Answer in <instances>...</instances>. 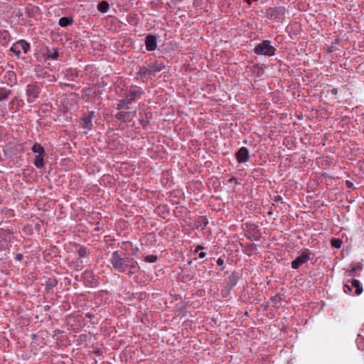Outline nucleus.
Segmentation results:
<instances>
[{"label":"nucleus","mask_w":364,"mask_h":364,"mask_svg":"<svg viewBox=\"0 0 364 364\" xmlns=\"http://www.w3.org/2000/svg\"><path fill=\"white\" fill-rule=\"evenodd\" d=\"M141 95L142 92L141 91V89L139 87H137L136 86L132 87L129 92L126 95L124 99L119 100L117 105V109H129V105L139 99Z\"/></svg>","instance_id":"nucleus-1"},{"label":"nucleus","mask_w":364,"mask_h":364,"mask_svg":"<svg viewBox=\"0 0 364 364\" xmlns=\"http://www.w3.org/2000/svg\"><path fill=\"white\" fill-rule=\"evenodd\" d=\"M129 259L128 257H122L118 251H114L112 255L111 263L118 272H125L127 270V263Z\"/></svg>","instance_id":"nucleus-2"},{"label":"nucleus","mask_w":364,"mask_h":364,"mask_svg":"<svg viewBox=\"0 0 364 364\" xmlns=\"http://www.w3.org/2000/svg\"><path fill=\"white\" fill-rule=\"evenodd\" d=\"M286 8L282 6L269 7L266 11V17L277 22H282L284 19Z\"/></svg>","instance_id":"nucleus-3"},{"label":"nucleus","mask_w":364,"mask_h":364,"mask_svg":"<svg viewBox=\"0 0 364 364\" xmlns=\"http://www.w3.org/2000/svg\"><path fill=\"white\" fill-rule=\"evenodd\" d=\"M254 52L257 55L272 56L275 54L276 48L271 45L270 41L264 40L255 47Z\"/></svg>","instance_id":"nucleus-4"},{"label":"nucleus","mask_w":364,"mask_h":364,"mask_svg":"<svg viewBox=\"0 0 364 364\" xmlns=\"http://www.w3.org/2000/svg\"><path fill=\"white\" fill-rule=\"evenodd\" d=\"M41 92V85L33 82L26 86V94L28 103L34 102L39 97Z\"/></svg>","instance_id":"nucleus-5"},{"label":"nucleus","mask_w":364,"mask_h":364,"mask_svg":"<svg viewBox=\"0 0 364 364\" xmlns=\"http://www.w3.org/2000/svg\"><path fill=\"white\" fill-rule=\"evenodd\" d=\"M245 237L251 241H259L262 237V233L258 226L255 223H245Z\"/></svg>","instance_id":"nucleus-6"},{"label":"nucleus","mask_w":364,"mask_h":364,"mask_svg":"<svg viewBox=\"0 0 364 364\" xmlns=\"http://www.w3.org/2000/svg\"><path fill=\"white\" fill-rule=\"evenodd\" d=\"M312 255V252L309 249H302L301 255L291 262L292 269H298L301 265L311 259Z\"/></svg>","instance_id":"nucleus-7"},{"label":"nucleus","mask_w":364,"mask_h":364,"mask_svg":"<svg viewBox=\"0 0 364 364\" xmlns=\"http://www.w3.org/2000/svg\"><path fill=\"white\" fill-rule=\"evenodd\" d=\"M12 232L9 230L0 232V251L5 250L10 247L11 236Z\"/></svg>","instance_id":"nucleus-8"},{"label":"nucleus","mask_w":364,"mask_h":364,"mask_svg":"<svg viewBox=\"0 0 364 364\" xmlns=\"http://www.w3.org/2000/svg\"><path fill=\"white\" fill-rule=\"evenodd\" d=\"M235 157L239 164L246 163L250 160V151L246 147H241L235 153Z\"/></svg>","instance_id":"nucleus-9"},{"label":"nucleus","mask_w":364,"mask_h":364,"mask_svg":"<svg viewBox=\"0 0 364 364\" xmlns=\"http://www.w3.org/2000/svg\"><path fill=\"white\" fill-rule=\"evenodd\" d=\"M146 49L148 51H154L157 48L156 37L154 35L149 34L145 38Z\"/></svg>","instance_id":"nucleus-10"},{"label":"nucleus","mask_w":364,"mask_h":364,"mask_svg":"<svg viewBox=\"0 0 364 364\" xmlns=\"http://www.w3.org/2000/svg\"><path fill=\"white\" fill-rule=\"evenodd\" d=\"M127 264V270L126 272H127V275L131 277L133 274L138 272L139 267L137 262L133 259H129Z\"/></svg>","instance_id":"nucleus-11"},{"label":"nucleus","mask_w":364,"mask_h":364,"mask_svg":"<svg viewBox=\"0 0 364 364\" xmlns=\"http://www.w3.org/2000/svg\"><path fill=\"white\" fill-rule=\"evenodd\" d=\"M131 114H133V115H135L136 114V112H123V111H121V112H119L115 117L120 120L122 122H130L132 120V117H130Z\"/></svg>","instance_id":"nucleus-12"},{"label":"nucleus","mask_w":364,"mask_h":364,"mask_svg":"<svg viewBox=\"0 0 364 364\" xmlns=\"http://www.w3.org/2000/svg\"><path fill=\"white\" fill-rule=\"evenodd\" d=\"M240 278V273L237 272H232L228 277V287L230 289H232L237 284Z\"/></svg>","instance_id":"nucleus-13"},{"label":"nucleus","mask_w":364,"mask_h":364,"mask_svg":"<svg viewBox=\"0 0 364 364\" xmlns=\"http://www.w3.org/2000/svg\"><path fill=\"white\" fill-rule=\"evenodd\" d=\"M149 68L152 75H154L156 73L161 71L165 68V65L162 62L155 61L153 63L149 65Z\"/></svg>","instance_id":"nucleus-14"},{"label":"nucleus","mask_w":364,"mask_h":364,"mask_svg":"<svg viewBox=\"0 0 364 364\" xmlns=\"http://www.w3.org/2000/svg\"><path fill=\"white\" fill-rule=\"evenodd\" d=\"M16 48H20V50H22L24 53H26L30 48V46L26 41L21 40L12 46L11 50L15 51Z\"/></svg>","instance_id":"nucleus-15"},{"label":"nucleus","mask_w":364,"mask_h":364,"mask_svg":"<svg viewBox=\"0 0 364 364\" xmlns=\"http://www.w3.org/2000/svg\"><path fill=\"white\" fill-rule=\"evenodd\" d=\"M363 269V264L360 262H358L355 264H351V269L348 270V277H356L359 276L360 272Z\"/></svg>","instance_id":"nucleus-16"},{"label":"nucleus","mask_w":364,"mask_h":364,"mask_svg":"<svg viewBox=\"0 0 364 364\" xmlns=\"http://www.w3.org/2000/svg\"><path fill=\"white\" fill-rule=\"evenodd\" d=\"M242 247H244L243 252L248 256H251L257 253V248L255 244L246 243L242 245Z\"/></svg>","instance_id":"nucleus-17"},{"label":"nucleus","mask_w":364,"mask_h":364,"mask_svg":"<svg viewBox=\"0 0 364 364\" xmlns=\"http://www.w3.org/2000/svg\"><path fill=\"white\" fill-rule=\"evenodd\" d=\"M352 288L355 289L354 294L360 295L363 292V287L359 280L353 279L351 281H348Z\"/></svg>","instance_id":"nucleus-18"},{"label":"nucleus","mask_w":364,"mask_h":364,"mask_svg":"<svg viewBox=\"0 0 364 364\" xmlns=\"http://www.w3.org/2000/svg\"><path fill=\"white\" fill-rule=\"evenodd\" d=\"M107 293L106 291H100L98 293H96L94 296V300H95V304L97 306H100L102 304H103V301H104V296L105 295H107Z\"/></svg>","instance_id":"nucleus-19"},{"label":"nucleus","mask_w":364,"mask_h":364,"mask_svg":"<svg viewBox=\"0 0 364 364\" xmlns=\"http://www.w3.org/2000/svg\"><path fill=\"white\" fill-rule=\"evenodd\" d=\"M109 4L107 1H102L97 4V10L101 13H107L109 9Z\"/></svg>","instance_id":"nucleus-20"},{"label":"nucleus","mask_w":364,"mask_h":364,"mask_svg":"<svg viewBox=\"0 0 364 364\" xmlns=\"http://www.w3.org/2000/svg\"><path fill=\"white\" fill-rule=\"evenodd\" d=\"M137 75L140 77H147L148 76L152 75L149 67L142 66L140 68L137 73Z\"/></svg>","instance_id":"nucleus-21"},{"label":"nucleus","mask_w":364,"mask_h":364,"mask_svg":"<svg viewBox=\"0 0 364 364\" xmlns=\"http://www.w3.org/2000/svg\"><path fill=\"white\" fill-rule=\"evenodd\" d=\"M355 343H356L358 348L361 351H364V335L363 334H362V333L358 334Z\"/></svg>","instance_id":"nucleus-22"},{"label":"nucleus","mask_w":364,"mask_h":364,"mask_svg":"<svg viewBox=\"0 0 364 364\" xmlns=\"http://www.w3.org/2000/svg\"><path fill=\"white\" fill-rule=\"evenodd\" d=\"M45 154H38L35 156L34 159V165L38 168H41L43 167V156Z\"/></svg>","instance_id":"nucleus-23"},{"label":"nucleus","mask_w":364,"mask_h":364,"mask_svg":"<svg viewBox=\"0 0 364 364\" xmlns=\"http://www.w3.org/2000/svg\"><path fill=\"white\" fill-rule=\"evenodd\" d=\"M73 23V19L70 17H62L59 20V25L62 27H65L71 25Z\"/></svg>","instance_id":"nucleus-24"},{"label":"nucleus","mask_w":364,"mask_h":364,"mask_svg":"<svg viewBox=\"0 0 364 364\" xmlns=\"http://www.w3.org/2000/svg\"><path fill=\"white\" fill-rule=\"evenodd\" d=\"M11 93V90L5 87H0V101L7 99Z\"/></svg>","instance_id":"nucleus-25"},{"label":"nucleus","mask_w":364,"mask_h":364,"mask_svg":"<svg viewBox=\"0 0 364 364\" xmlns=\"http://www.w3.org/2000/svg\"><path fill=\"white\" fill-rule=\"evenodd\" d=\"M31 149L38 154H45L44 148L38 143H35Z\"/></svg>","instance_id":"nucleus-26"},{"label":"nucleus","mask_w":364,"mask_h":364,"mask_svg":"<svg viewBox=\"0 0 364 364\" xmlns=\"http://www.w3.org/2000/svg\"><path fill=\"white\" fill-rule=\"evenodd\" d=\"M331 244L332 247L339 249L341 247L342 241L338 238H333L331 240Z\"/></svg>","instance_id":"nucleus-27"},{"label":"nucleus","mask_w":364,"mask_h":364,"mask_svg":"<svg viewBox=\"0 0 364 364\" xmlns=\"http://www.w3.org/2000/svg\"><path fill=\"white\" fill-rule=\"evenodd\" d=\"M158 259V257L156 255H147L144 257V261L146 262H149V263H154V262H156Z\"/></svg>","instance_id":"nucleus-28"},{"label":"nucleus","mask_w":364,"mask_h":364,"mask_svg":"<svg viewBox=\"0 0 364 364\" xmlns=\"http://www.w3.org/2000/svg\"><path fill=\"white\" fill-rule=\"evenodd\" d=\"M264 172V170L263 168H255L253 171H252V175H253V177L254 178H256V177H258L260 175H263Z\"/></svg>","instance_id":"nucleus-29"},{"label":"nucleus","mask_w":364,"mask_h":364,"mask_svg":"<svg viewBox=\"0 0 364 364\" xmlns=\"http://www.w3.org/2000/svg\"><path fill=\"white\" fill-rule=\"evenodd\" d=\"M104 352V348L102 347H92V353L97 355H101Z\"/></svg>","instance_id":"nucleus-30"},{"label":"nucleus","mask_w":364,"mask_h":364,"mask_svg":"<svg viewBox=\"0 0 364 364\" xmlns=\"http://www.w3.org/2000/svg\"><path fill=\"white\" fill-rule=\"evenodd\" d=\"M353 288L348 281L343 286V291L346 294H350L352 292Z\"/></svg>","instance_id":"nucleus-31"},{"label":"nucleus","mask_w":364,"mask_h":364,"mask_svg":"<svg viewBox=\"0 0 364 364\" xmlns=\"http://www.w3.org/2000/svg\"><path fill=\"white\" fill-rule=\"evenodd\" d=\"M90 123H91V114H89L84 117L82 127L85 128L87 127Z\"/></svg>","instance_id":"nucleus-32"},{"label":"nucleus","mask_w":364,"mask_h":364,"mask_svg":"<svg viewBox=\"0 0 364 364\" xmlns=\"http://www.w3.org/2000/svg\"><path fill=\"white\" fill-rule=\"evenodd\" d=\"M139 121L140 124L142 125L144 128H145L146 125L149 123V120L146 114L144 117H142Z\"/></svg>","instance_id":"nucleus-33"},{"label":"nucleus","mask_w":364,"mask_h":364,"mask_svg":"<svg viewBox=\"0 0 364 364\" xmlns=\"http://www.w3.org/2000/svg\"><path fill=\"white\" fill-rule=\"evenodd\" d=\"M198 223H199L200 225H203L204 226H206L208 223V220L206 217L200 216L198 220Z\"/></svg>","instance_id":"nucleus-34"},{"label":"nucleus","mask_w":364,"mask_h":364,"mask_svg":"<svg viewBox=\"0 0 364 364\" xmlns=\"http://www.w3.org/2000/svg\"><path fill=\"white\" fill-rule=\"evenodd\" d=\"M104 224L102 222L97 221L95 223V230L99 232L103 229Z\"/></svg>","instance_id":"nucleus-35"},{"label":"nucleus","mask_w":364,"mask_h":364,"mask_svg":"<svg viewBox=\"0 0 364 364\" xmlns=\"http://www.w3.org/2000/svg\"><path fill=\"white\" fill-rule=\"evenodd\" d=\"M228 183H234L235 184H238V181L236 177L232 176L228 180Z\"/></svg>","instance_id":"nucleus-36"},{"label":"nucleus","mask_w":364,"mask_h":364,"mask_svg":"<svg viewBox=\"0 0 364 364\" xmlns=\"http://www.w3.org/2000/svg\"><path fill=\"white\" fill-rule=\"evenodd\" d=\"M346 186L349 189L353 188V183L350 182V181H346Z\"/></svg>","instance_id":"nucleus-37"},{"label":"nucleus","mask_w":364,"mask_h":364,"mask_svg":"<svg viewBox=\"0 0 364 364\" xmlns=\"http://www.w3.org/2000/svg\"><path fill=\"white\" fill-rule=\"evenodd\" d=\"M216 263L219 266H223L224 264V259L222 257H219L217 259Z\"/></svg>","instance_id":"nucleus-38"},{"label":"nucleus","mask_w":364,"mask_h":364,"mask_svg":"<svg viewBox=\"0 0 364 364\" xmlns=\"http://www.w3.org/2000/svg\"><path fill=\"white\" fill-rule=\"evenodd\" d=\"M206 255V253L205 252H200L199 254H198V257L200 259H203Z\"/></svg>","instance_id":"nucleus-39"},{"label":"nucleus","mask_w":364,"mask_h":364,"mask_svg":"<svg viewBox=\"0 0 364 364\" xmlns=\"http://www.w3.org/2000/svg\"><path fill=\"white\" fill-rule=\"evenodd\" d=\"M330 92L333 95H336L338 94V89L333 88L332 90H331Z\"/></svg>","instance_id":"nucleus-40"},{"label":"nucleus","mask_w":364,"mask_h":364,"mask_svg":"<svg viewBox=\"0 0 364 364\" xmlns=\"http://www.w3.org/2000/svg\"><path fill=\"white\" fill-rule=\"evenodd\" d=\"M204 249V247L202 246V245H198L196 247V250H194L195 252H198L199 250H203Z\"/></svg>","instance_id":"nucleus-41"},{"label":"nucleus","mask_w":364,"mask_h":364,"mask_svg":"<svg viewBox=\"0 0 364 364\" xmlns=\"http://www.w3.org/2000/svg\"><path fill=\"white\" fill-rule=\"evenodd\" d=\"M274 200L276 201V202L282 201V198L280 196H276L274 197Z\"/></svg>","instance_id":"nucleus-42"},{"label":"nucleus","mask_w":364,"mask_h":364,"mask_svg":"<svg viewBox=\"0 0 364 364\" xmlns=\"http://www.w3.org/2000/svg\"><path fill=\"white\" fill-rule=\"evenodd\" d=\"M99 102V97H97V96H94L92 97V102Z\"/></svg>","instance_id":"nucleus-43"},{"label":"nucleus","mask_w":364,"mask_h":364,"mask_svg":"<svg viewBox=\"0 0 364 364\" xmlns=\"http://www.w3.org/2000/svg\"><path fill=\"white\" fill-rule=\"evenodd\" d=\"M246 3H247L249 5H251L252 1H257L258 0H244Z\"/></svg>","instance_id":"nucleus-44"},{"label":"nucleus","mask_w":364,"mask_h":364,"mask_svg":"<svg viewBox=\"0 0 364 364\" xmlns=\"http://www.w3.org/2000/svg\"><path fill=\"white\" fill-rule=\"evenodd\" d=\"M14 52L16 53L17 55H19L21 53V50L20 48H16Z\"/></svg>","instance_id":"nucleus-45"},{"label":"nucleus","mask_w":364,"mask_h":364,"mask_svg":"<svg viewBox=\"0 0 364 364\" xmlns=\"http://www.w3.org/2000/svg\"><path fill=\"white\" fill-rule=\"evenodd\" d=\"M16 258H17V259L21 260L22 258V255L21 254L17 255Z\"/></svg>","instance_id":"nucleus-46"},{"label":"nucleus","mask_w":364,"mask_h":364,"mask_svg":"<svg viewBox=\"0 0 364 364\" xmlns=\"http://www.w3.org/2000/svg\"><path fill=\"white\" fill-rule=\"evenodd\" d=\"M98 188V187H96V186H92V191H95Z\"/></svg>","instance_id":"nucleus-47"},{"label":"nucleus","mask_w":364,"mask_h":364,"mask_svg":"<svg viewBox=\"0 0 364 364\" xmlns=\"http://www.w3.org/2000/svg\"><path fill=\"white\" fill-rule=\"evenodd\" d=\"M360 333L364 335V324H363V328L361 330V333Z\"/></svg>","instance_id":"nucleus-48"},{"label":"nucleus","mask_w":364,"mask_h":364,"mask_svg":"<svg viewBox=\"0 0 364 364\" xmlns=\"http://www.w3.org/2000/svg\"><path fill=\"white\" fill-rule=\"evenodd\" d=\"M95 279H94V277H92V285H93V284H94V283H95Z\"/></svg>","instance_id":"nucleus-49"},{"label":"nucleus","mask_w":364,"mask_h":364,"mask_svg":"<svg viewBox=\"0 0 364 364\" xmlns=\"http://www.w3.org/2000/svg\"><path fill=\"white\" fill-rule=\"evenodd\" d=\"M268 214H269V215H272V211H269V212H268Z\"/></svg>","instance_id":"nucleus-50"},{"label":"nucleus","mask_w":364,"mask_h":364,"mask_svg":"<svg viewBox=\"0 0 364 364\" xmlns=\"http://www.w3.org/2000/svg\"><path fill=\"white\" fill-rule=\"evenodd\" d=\"M95 213L94 211L92 212V215L95 214ZM92 219H94V218L92 217Z\"/></svg>","instance_id":"nucleus-51"},{"label":"nucleus","mask_w":364,"mask_h":364,"mask_svg":"<svg viewBox=\"0 0 364 364\" xmlns=\"http://www.w3.org/2000/svg\"><path fill=\"white\" fill-rule=\"evenodd\" d=\"M329 51L330 52H332L333 50H331V48H329Z\"/></svg>","instance_id":"nucleus-52"},{"label":"nucleus","mask_w":364,"mask_h":364,"mask_svg":"<svg viewBox=\"0 0 364 364\" xmlns=\"http://www.w3.org/2000/svg\"><path fill=\"white\" fill-rule=\"evenodd\" d=\"M329 51L330 52H332L333 50H331V48H329Z\"/></svg>","instance_id":"nucleus-53"},{"label":"nucleus","mask_w":364,"mask_h":364,"mask_svg":"<svg viewBox=\"0 0 364 364\" xmlns=\"http://www.w3.org/2000/svg\"><path fill=\"white\" fill-rule=\"evenodd\" d=\"M83 134H87V132H83Z\"/></svg>","instance_id":"nucleus-54"}]
</instances>
